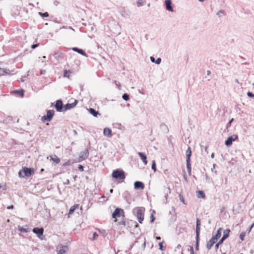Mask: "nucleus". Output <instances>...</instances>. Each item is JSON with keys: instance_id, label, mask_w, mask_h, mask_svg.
I'll return each mask as SVG.
<instances>
[{"instance_id": "1", "label": "nucleus", "mask_w": 254, "mask_h": 254, "mask_svg": "<svg viewBox=\"0 0 254 254\" xmlns=\"http://www.w3.org/2000/svg\"><path fill=\"white\" fill-rule=\"evenodd\" d=\"M145 208L143 207H136L132 210L133 214L136 217L138 222L142 223L144 220Z\"/></svg>"}, {"instance_id": "2", "label": "nucleus", "mask_w": 254, "mask_h": 254, "mask_svg": "<svg viewBox=\"0 0 254 254\" xmlns=\"http://www.w3.org/2000/svg\"><path fill=\"white\" fill-rule=\"evenodd\" d=\"M34 173V169L32 168H28L27 167H23L21 170L18 172V176L19 178H24L29 177L32 176Z\"/></svg>"}, {"instance_id": "3", "label": "nucleus", "mask_w": 254, "mask_h": 254, "mask_svg": "<svg viewBox=\"0 0 254 254\" xmlns=\"http://www.w3.org/2000/svg\"><path fill=\"white\" fill-rule=\"evenodd\" d=\"M112 176L116 180H120L123 182L126 178L125 172L120 169L115 170L113 171Z\"/></svg>"}, {"instance_id": "4", "label": "nucleus", "mask_w": 254, "mask_h": 254, "mask_svg": "<svg viewBox=\"0 0 254 254\" xmlns=\"http://www.w3.org/2000/svg\"><path fill=\"white\" fill-rule=\"evenodd\" d=\"M201 222L199 219L197 218L196 221V237H195V250L198 251L199 250V236L200 231Z\"/></svg>"}, {"instance_id": "5", "label": "nucleus", "mask_w": 254, "mask_h": 254, "mask_svg": "<svg viewBox=\"0 0 254 254\" xmlns=\"http://www.w3.org/2000/svg\"><path fill=\"white\" fill-rule=\"evenodd\" d=\"M192 154V152L191 150V148L190 146H188V149L186 151V164H187V168L188 171L189 175L191 174V164H190V157Z\"/></svg>"}, {"instance_id": "6", "label": "nucleus", "mask_w": 254, "mask_h": 254, "mask_svg": "<svg viewBox=\"0 0 254 254\" xmlns=\"http://www.w3.org/2000/svg\"><path fill=\"white\" fill-rule=\"evenodd\" d=\"M230 230L229 229H226L223 232V235L221 239L216 243L215 245V251H217L219 246L221 245L224 240H225L229 236Z\"/></svg>"}, {"instance_id": "7", "label": "nucleus", "mask_w": 254, "mask_h": 254, "mask_svg": "<svg viewBox=\"0 0 254 254\" xmlns=\"http://www.w3.org/2000/svg\"><path fill=\"white\" fill-rule=\"evenodd\" d=\"M55 114V111L53 110H48L47 111V114L46 115L42 117L41 120L43 122H50Z\"/></svg>"}, {"instance_id": "8", "label": "nucleus", "mask_w": 254, "mask_h": 254, "mask_svg": "<svg viewBox=\"0 0 254 254\" xmlns=\"http://www.w3.org/2000/svg\"><path fill=\"white\" fill-rule=\"evenodd\" d=\"M124 213L125 212L123 209L117 208L112 213V217L115 219L117 217H120L121 216H122L123 217H124Z\"/></svg>"}, {"instance_id": "9", "label": "nucleus", "mask_w": 254, "mask_h": 254, "mask_svg": "<svg viewBox=\"0 0 254 254\" xmlns=\"http://www.w3.org/2000/svg\"><path fill=\"white\" fill-rule=\"evenodd\" d=\"M32 232L36 234L39 238L42 239L44 233V229L42 227H35L32 229Z\"/></svg>"}, {"instance_id": "10", "label": "nucleus", "mask_w": 254, "mask_h": 254, "mask_svg": "<svg viewBox=\"0 0 254 254\" xmlns=\"http://www.w3.org/2000/svg\"><path fill=\"white\" fill-rule=\"evenodd\" d=\"M238 138V135L233 134L229 136L225 141V144L227 146H230L232 144L233 141L236 140Z\"/></svg>"}, {"instance_id": "11", "label": "nucleus", "mask_w": 254, "mask_h": 254, "mask_svg": "<svg viewBox=\"0 0 254 254\" xmlns=\"http://www.w3.org/2000/svg\"><path fill=\"white\" fill-rule=\"evenodd\" d=\"M54 107L58 112H62L63 111V109H64L63 101L61 99L58 100L56 101V104L54 105Z\"/></svg>"}, {"instance_id": "12", "label": "nucleus", "mask_w": 254, "mask_h": 254, "mask_svg": "<svg viewBox=\"0 0 254 254\" xmlns=\"http://www.w3.org/2000/svg\"><path fill=\"white\" fill-rule=\"evenodd\" d=\"M164 4L165 5L166 9L170 12H173V5L172 4V0H165Z\"/></svg>"}, {"instance_id": "13", "label": "nucleus", "mask_w": 254, "mask_h": 254, "mask_svg": "<svg viewBox=\"0 0 254 254\" xmlns=\"http://www.w3.org/2000/svg\"><path fill=\"white\" fill-rule=\"evenodd\" d=\"M89 156V148H86L84 151L80 152L79 158L82 160H85Z\"/></svg>"}, {"instance_id": "14", "label": "nucleus", "mask_w": 254, "mask_h": 254, "mask_svg": "<svg viewBox=\"0 0 254 254\" xmlns=\"http://www.w3.org/2000/svg\"><path fill=\"white\" fill-rule=\"evenodd\" d=\"M134 188L135 190H143L144 188V185L142 182L136 181L134 183Z\"/></svg>"}, {"instance_id": "15", "label": "nucleus", "mask_w": 254, "mask_h": 254, "mask_svg": "<svg viewBox=\"0 0 254 254\" xmlns=\"http://www.w3.org/2000/svg\"><path fill=\"white\" fill-rule=\"evenodd\" d=\"M137 154L144 164V165H146L147 163V156L145 153L139 152L137 153Z\"/></svg>"}, {"instance_id": "16", "label": "nucleus", "mask_w": 254, "mask_h": 254, "mask_svg": "<svg viewBox=\"0 0 254 254\" xmlns=\"http://www.w3.org/2000/svg\"><path fill=\"white\" fill-rule=\"evenodd\" d=\"M163 192L165 194L164 197L166 200V201L165 202V203H167L168 202L167 197L168 196V194L171 193V189L169 187L166 188L165 186H164Z\"/></svg>"}, {"instance_id": "17", "label": "nucleus", "mask_w": 254, "mask_h": 254, "mask_svg": "<svg viewBox=\"0 0 254 254\" xmlns=\"http://www.w3.org/2000/svg\"><path fill=\"white\" fill-rule=\"evenodd\" d=\"M88 111L89 113L94 117H98V116L101 115V114L94 108H90L88 109Z\"/></svg>"}, {"instance_id": "18", "label": "nucleus", "mask_w": 254, "mask_h": 254, "mask_svg": "<svg viewBox=\"0 0 254 254\" xmlns=\"http://www.w3.org/2000/svg\"><path fill=\"white\" fill-rule=\"evenodd\" d=\"M71 50L74 52H77L78 53L87 57L88 55L86 54V53L84 52V51L81 49H79L77 47H73L72 48Z\"/></svg>"}, {"instance_id": "19", "label": "nucleus", "mask_w": 254, "mask_h": 254, "mask_svg": "<svg viewBox=\"0 0 254 254\" xmlns=\"http://www.w3.org/2000/svg\"><path fill=\"white\" fill-rule=\"evenodd\" d=\"M53 56H54L55 59L57 61H59V60H62L63 59V53L59 51L55 52Z\"/></svg>"}, {"instance_id": "20", "label": "nucleus", "mask_w": 254, "mask_h": 254, "mask_svg": "<svg viewBox=\"0 0 254 254\" xmlns=\"http://www.w3.org/2000/svg\"><path fill=\"white\" fill-rule=\"evenodd\" d=\"M18 230L20 232H22V233H27V232H28L30 231V230L28 229L27 225H25L24 227L18 226Z\"/></svg>"}, {"instance_id": "21", "label": "nucleus", "mask_w": 254, "mask_h": 254, "mask_svg": "<svg viewBox=\"0 0 254 254\" xmlns=\"http://www.w3.org/2000/svg\"><path fill=\"white\" fill-rule=\"evenodd\" d=\"M104 135L106 136L110 137L112 136V130L108 127H106L104 129Z\"/></svg>"}, {"instance_id": "22", "label": "nucleus", "mask_w": 254, "mask_h": 254, "mask_svg": "<svg viewBox=\"0 0 254 254\" xmlns=\"http://www.w3.org/2000/svg\"><path fill=\"white\" fill-rule=\"evenodd\" d=\"M79 205L78 204H74V205L72 206L69 210L68 215L73 214L75 209L79 208Z\"/></svg>"}, {"instance_id": "23", "label": "nucleus", "mask_w": 254, "mask_h": 254, "mask_svg": "<svg viewBox=\"0 0 254 254\" xmlns=\"http://www.w3.org/2000/svg\"><path fill=\"white\" fill-rule=\"evenodd\" d=\"M160 127L164 133H167L169 131L168 127L164 123L160 124Z\"/></svg>"}, {"instance_id": "24", "label": "nucleus", "mask_w": 254, "mask_h": 254, "mask_svg": "<svg viewBox=\"0 0 254 254\" xmlns=\"http://www.w3.org/2000/svg\"><path fill=\"white\" fill-rule=\"evenodd\" d=\"M150 61L152 63H155L157 64H159L161 62V59L160 58H158L156 60L153 57H150Z\"/></svg>"}, {"instance_id": "25", "label": "nucleus", "mask_w": 254, "mask_h": 254, "mask_svg": "<svg viewBox=\"0 0 254 254\" xmlns=\"http://www.w3.org/2000/svg\"><path fill=\"white\" fill-rule=\"evenodd\" d=\"M51 159L56 163H59L60 162V159L55 154L50 156Z\"/></svg>"}, {"instance_id": "26", "label": "nucleus", "mask_w": 254, "mask_h": 254, "mask_svg": "<svg viewBox=\"0 0 254 254\" xmlns=\"http://www.w3.org/2000/svg\"><path fill=\"white\" fill-rule=\"evenodd\" d=\"M196 193L198 198H204L205 197V193L203 190H197Z\"/></svg>"}, {"instance_id": "27", "label": "nucleus", "mask_w": 254, "mask_h": 254, "mask_svg": "<svg viewBox=\"0 0 254 254\" xmlns=\"http://www.w3.org/2000/svg\"><path fill=\"white\" fill-rule=\"evenodd\" d=\"M74 105L72 103H67L64 106V111H66L69 110L71 108H74Z\"/></svg>"}, {"instance_id": "28", "label": "nucleus", "mask_w": 254, "mask_h": 254, "mask_svg": "<svg viewBox=\"0 0 254 254\" xmlns=\"http://www.w3.org/2000/svg\"><path fill=\"white\" fill-rule=\"evenodd\" d=\"M221 231H222V228H219L217 231V232L216 233V234L214 236H213L215 238H216V239H218L221 236Z\"/></svg>"}, {"instance_id": "29", "label": "nucleus", "mask_w": 254, "mask_h": 254, "mask_svg": "<svg viewBox=\"0 0 254 254\" xmlns=\"http://www.w3.org/2000/svg\"><path fill=\"white\" fill-rule=\"evenodd\" d=\"M215 243L212 242V241H211L210 240L207 242L206 247L208 250H209L211 249L212 246Z\"/></svg>"}, {"instance_id": "30", "label": "nucleus", "mask_w": 254, "mask_h": 254, "mask_svg": "<svg viewBox=\"0 0 254 254\" xmlns=\"http://www.w3.org/2000/svg\"><path fill=\"white\" fill-rule=\"evenodd\" d=\"M14 92L18 94L21 97L24 96V90L23 89L16 90L14 91Z\"/></svg>"}, {"instance_id": "31", "label": "nucleus", "mask_w": 254, "mask_h": 254, "mask_svg": "<svg viewBox=\"0 0 254 254\" xmlns=\"http://www.w3.org/2000/svg\"><path fill=\"white\" fill-rule=\"evenodd\" d=\"M122 98L126 101H128L129 100V95L127 93H124L122 95Z\"/></svg>"}, {"instance_id": "32", "label": "nucleus", "mask_w": 254, "mask_h": 254, "mask_svg": "<svg viewBox=\"0 0 254 254\" xmlns=\"http://www.w3.org/2000/svg\"><path fill=\"white\" fill-rule=\"evenodd\" d=\"M38 13L43 18L48 17L49 16V14L48 12H45L44 13L39 12Z\"/></svg>"}, {"instance_id": "33", "label": "nucleus", "mask_w": 254, "mask_h": 254, "mask_svg": "<svg viewBox=\"0 0 254 254\" xmlns=\"http://www.w3.org/2000/svg\"><path fill=\"white\" fill-rule=\"evenodd\" d=\"M151 168L155 172L157 170L155 160H153L152 163Z\"/></svg>"}, {"instance_id": "34", "label": "nucleus", "mask_w": 254, "mask_h": 254, "mask_svg": "<svg viewBox=\"0 0 254 254\" xmlns=\"http://www.w3.org/2000/svg\"><path fill=\"white\" fill-rule=\"evenodd\" d=\"M245 236H246V232H243L240 234V235L239 236V238L241 241H243L244 240Z\"/></svg>"}, {"instance_id": "35", "label": "nucleus", "mask_w": 254, "mask_h": 254, "mask_svg": "<svg viewBox=\"0 0 254 254\" xmlns=\"http://www.w3.org/2000/svg\"><path fill=\"white\" fill-rule=\"evenodd\" d=\"M145 1H143L142 0H138L137 1V5L138 7L144 5Z\"/></svg>"}, {"instance_id": "36", "label": "nucleus", "mask_w": 254, "mask_h": 254, "mask_svg": "<svg viewBox=\"0 0 254 254\" xmlns=\"http://www.w3.org/2000/svg\"><path fill=\"white\" fill-rule=\"evenodd\" d=\"M163 243L164 241L160 242L159 243V249L161 250V251H164L165 249V247H164L163 245Z\"/></svg>"}, {"instance_id": "37", "label": "nucleus", "mask_w": 254, "mask_h": 254, "mask_svg": "<svg viewBox=\"0 0 254 254\" xmlns=\"http://www.w3.org/2000/svg\"><path fill=\"white\" fill-rule=\"evenodd\" d=\"M70 72V70H64V76L65 77H69L68 73Z\"/></svg>"}, {"instance_id": "38", "label": "nucleus", "mask_w": 254, "mask_h": 254, "mask_svg": "<svg viewBox=\"0 0 254 254\" xmlns=\"http://www.w3.org/2000/svg\"><path fill=\"white\" fill-rule=\"evenodd\" d=\"M154 213H155V211H153V213L151 214V216H150V222L151 223H153L154 222V220H155V217L154 216Z\"/></svg>"}, {"instance_id": "39", "label": "nucleus", "mask_w": 254, "mask_h": 254, "mask_svg": "<svg viewBox=\"0 0 254 254\" xmlns=\"http://www.w3.org/2000/svg\"><path fill=\"white\" fill-rule=\"evenodd\" d=\"M71 162L70 160H68L66 162H65V163H64L62 166H64V167H65V166H70L71 165Z\"/></svg>"}, {"instance_id": "40", "label": "nucleus", "mask_w": 254, "mask_h": 254, "mask_svg": "<svg viewBox=\"0 0 254 254\" xmlns=\"http://www.w3.org/2000/svg\"><path fill=\"white\" fill-rule=\"evenodd\" d=\"M224 14V15L225 14V11H224V10H220L218 11L217 12V15L218 16H219V17H220V16H221V14Z\"/></svg>"}, {"instance_id": "41", "label": "nucleus", "mask_w": 254, "mask_h": 254, "mask_svg": "<svg viewBox=\"0 0 254 254\" xmlns=\"http://www.w3.org/2000/svg\"><path fill=\"white\" fill-rule=\"evenodd\" d=\"M247 94L249 97L254 98V94L252 92L248 91Z\"/></svg>"}, {"instance_id": "42", "label": "nucleus", "mask_w": 254, "mask_h": 254, "mask_svg": "<svg viewBox=\"0 0 254 254\" xmlns=\"http://www.w3.org/2000/svg\"><path fill=\"white\" fill-rule=\"evenodd\" d=\"M118 224H119V225H122L125 226L126 222L124 220V218H123V219L121 221H120L118 222Z\"/></svg>"}, {"instance_id": "43", "label": "nucleus", "mask_w": 254, "mask_h": 254, "mask_svg": "<svg viewBox=\"0 0 254 254\" xmlns=\"http://www.w3.org/2000/svg\"><path fill=\"white\" fill-rule=\"evenodd\" d=\"M5 70L4 68H2L0 67V76H2L5 74Z\"/></svg>"}, {"instance_id": "44", "label": "nucleus", "mask_w": 254, "mask_h": 254, "mask_svg": "<svg viewBox=\"0 0 254 254\" xmlns=\"http://www.w3.org/2000/svg\"><path fill=\"white\" fill-rule=\"evenodd\" d=\"M84 167L83 165H81V164H79V165H78V169L80 171H83V170H84Z\"/></svg>"}, {"instance_id": "45", "label": "nucleus", "mask_w": 254, "mask_h": 254, "mask_svg": "<svg viewBox=\"0 0 254 254\" xmlns=\"http://www.w3.org/2000/svg\"><path fill=\"white\" fill-rule=\"evenodd\" d=\"M179 198H180V200L183 203H185V200H184V198L183 197V196L181 194H179Z\"/></svg>"}, {"instance_id": "46", "label": "nucleus", "mask_w": 254, "mask_h": 254, "mask_svg": "<svg viewBox=\"0 0 254 254\" xmlns=\"http://www.w3.org/2000/svg\"><path fill=\"white\" fill-rule=\"evenodd\" d=\"M234 121V119L233 118H232L229 121V122L228 123L227 125V127H229L231 126V123L233 122Z\"/></svg>"}, {"instance_id": "47", "label": "nucleus", "mask_w": 254, "mask_h": 254, "mask_svg": "<svg viewBox=\"0 0 254 254\" xmlns=\"http://www.w3.org/2000/svg\"><path fill=\"white\" fill-rule=\"evenodd\" d=\"M190 249L189 250L190 251V254H194L193 248L192 246H190Z\"/></svg>"}, {"instance_id": "48", "label": "nucleus", "mask_w": 254, "mask_h": 254, "mask_svg": "<svg viewBox=\"0 0 254 254\" xmlns=\"http://www.w3.org/2000/svg\"><path fill=\"white\" fill-rule=\"evenodd\" d=\"M98 237V235L97 234V233L94 232L93 235V240L96 239Z\"/></svg>"}, {"instance_id": "49", "label": "nucleus", "mask_w": 254, "mask_h": 254, "mask_svg": "<svg viewBox=\"0 0 254 254\" xmlns=\"http://www.w3.org/2000/svg\"><path fill=\"white\" fill-rule=\"evenodd\" d=\"M39 44H32L31 46L32 49H34L39 46Z\"/></svg>"}, {"instance_id": "50", "label": "nucleus", "mask_w": 254, "mask_h": 254, "mask_svg": "<svg viewBox=\"0 0 254 254\" xmlns=\"http://www.w3.org/2000/svg\"><path fill=\"white\" fill-rule=\"evenodd\" d=\"M65 253L64 249H61L58 252V254H64Z\"/></svg>"}, {"instance_id": "51", "label": "nucleus", "mask_w": 254, "mask_h": 254, "mask_svg": "<svg viewBox=\"0 0 254 254\" xmlns=\"http://www.w3.org/2000/svg\"><path fill=\"white\" fill-rule=\"evenodd\" d=\"M210 240L212 241V242H213L214 243H215L216 242V241H217V239H216L213 236H212V238L210 239Z\"/></svg>"}, {"instance_id": "52", "label": "nucleus", "mask_w": 254, "mask_h": 254, "mask_svg": "<svg viewBox=\"0 0 254 254\" xmlns=\"http://www.w3.org/2000/svg\"><path fill=\"white\" fill-rule=\"evenodd\" d=\"M64 185H68L70 184V182L68 179H67L65 182L64 183Z\"/></svg>"}, {"instance_id": "53", "label": "nucleus", "mask_w": 254, "mask_h": 254, "mask_svg": "<svg viewBox=\"0 0 254 254\" xmlns=\"http://www.w3.org/2000/svg\"><path fill=\"white\" fill-rule=\"evenodd\" d=\"M4 70H5V74L6 73V74H9L10 72V70L8 69H6V68H4Z\"/></svg>"}, {"instance_id": "54", "label": "nucleus", "mask_w": 254, "mask_h": 254, "mask_svg": "<svg viewBox=\"0 0 254 254\" xmlns=\"http://www.w3.org/2000/svg\"><path fill=\"white\" fill-rule=\"evenodd\" d=\"M14 208V206L13 205H9L7 207V209H11Z\"/></svg>"}, {"instance_id": "55", "label": "nucleus", "mask_w": 254, "mask_h": 254, "mask_svg": "<svg viewBox=\"0 0 254 254\" xmlns=\"http://www.w3.org/2000/svg\"><path fill=\"white\" fill-rule=\"evenodd\" d=\"M146 247V243L145 242H144L142 244V248L143 250H144Z\"/></svg>"}, {"instance_id": "56", "label": "nucleus", "mask_w": 254, "mask_h": 254, "mask_svg": "<svg viewBox=\"0 0 254 254\" xmlns=\"http://www.w3.org/2000/svg\"><path fill=\"white\" fill-rule=\"evenodd\" d=\"M40 73L41 74H45L46 73V70H43V69H41V71H40Z\"/></svg>"}, {"instance_id": "57", "label": "nucleus", "mask_w": 254, "mask_h": 254, "mask_svg": "<svg viewBox=\"0 0 254 254\" xmlns=\"http://www.w3.org/2000/svg\"><path fill=\"white\" fill-rule=\"evenodd\" d=\"M181 247V245L180 244H178V246L176 247V249H175V252L177 251V249H179Z\"/></svg>"}, {"instance_id": "58", "label": "nucleus", "mask_w": 254, "mask_h": 254, "mask_svg": "<svg viewBox=\"0 0 254 254\" xmlns=\"http://www.w3.org/2000/svg\"><path fill=\"white\" fill-rule=\"evenodd\" d=\"M78 103V101L77 100H75L74 102L72 103L73 105H74V107H75Z\"/></svg>"}, {"instance_id": "59", "label": "nucleus", "mask_w": 254, "mask_h": 254, "mask_svg": "<svg viewBox=\"0 0 254 254\" xmlns=\"http://www.w3.org/2000/svg\"><path fill=\"white\" fill-rule=\"evenodd\" d=\"M122 15L123 16H124L125 17H127V16H128V14L127 13H125V12H124V13H122Z\"/></svg>"}, {"instance_id": "60", "label": "nucleus", "mask_w": 254, "mask_h": 254, "mask_svg": "<svg viewBox=\"0 0 254 254\" xmlns=\"http://www.w3.org/2000/svg\"><path fill=\"white\" fill-rule=\"evenodd\" d=\"M133 223L135 224L134 227L135 228L139 227V225L136 222H134Z\"/></svg>"}, {"instance_id": "61", "label": "nucleus", "mask_w": 254, "mask_h": 254, "mask_svg": "<svg viewBox=\"0 0 254 254\" xmlns=\"http://www.w3.org/2000/svg\"><path fill=\"white\" fill-rule=\"evenodd\" d=\"M252 228H251V226L247 230L248 231V233H249L251 231V230H252Z\"/></svg>"}, {"instance_id": "62", "label": "nucleus", "mask_w": 254, "mask_h": 254, "mask_svg": "<svg viewBox=\"0 0 254 254\" xmlns=\"http://www.w3.org/2000/svg\"><path fill=\"white\" fill-rule=\"evenodd\" d=\"M211 74V71L210 70L207 71V75H209Z\"/></svg>"}, {"instance_id": "63", "label": "nucleus", "mask_w": 254, "mask_h": 254, "mask_svg": "<svg viewBox=\"0 0 254 254\" xmlns=\"http://www.w3.org/2000/svg\"><path fill=\"white\" fill-rule=\"evenodd\" d=\"M214 155H215L214 153H212L211 154V157L212 158H213L214 157Z\"/></svg>"}, {"instance_id": "64", "label": "nucleus", "mask_w": 254, "mask_h": 254, "mask_svg": "<svg viewBox=\"0 0 254 254\" xmlns=\"http://www.w3.org/2000/svg\"><path fill=\"white\" fill-rule=\"evenodd\" d=\"M156 239L157 240H161V237H159V236H157V237H156Z\"/></svg>"}]
</instances>
